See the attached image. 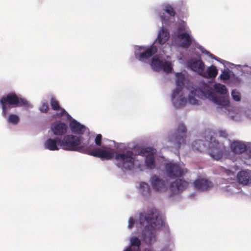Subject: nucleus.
I'll list each match as a JSON object with an SVG mask.
<instances>
[{"label": "nucleus", "mask_w": 251, "mask_h": 251, "mask_svg": "<svg viewBox=\"0 0 251 251\" xmlns=\"http://www.w3.org/2000/svg\"><path fill=\"white\" fill-rule=\"evenodd\" d=\"M156 152L155 149L151 148L142 149L137 153L134 152L133 150H128L126 152L116 153L115 159L116 160V165L123 171H129L132 170L135 165V157L137 155L144 156L146 153H149L146 157L145 164L146 166L151 169H153L155 166L154 154Z\"/></svg>", "instance_id": "1"}, {"label": "nucleus", "mask_w": 251, "mask_h": 251, "mask_svg": "<svg viewBox=\"0 0 251 251\" xmlns=\"http://www.w3.org/2000/svg\"><path fill=\"white\" fill-rule=\"evenodd\" d=\"M139 220L141 225H143L146 221L151 227V230L145 233V236L148 237V241L150 243L155 239V229L163 225V221L159 217V213L155 209H151L145 213H140Z\"/></svg>", "instance_id": "2"}, {"label": "nucleus", "mask_w": 251, "mask_h": 251, "mask_svg": "<svg viewBox=\"0 0 251 251\" xmlns=\"http://www.w3.org/2000/svg\"><path fill=\"white\" fill-rule=\"evenodd\" d=\"M0 104L2 108V116L4 117L7 115V109L11 107H29L28 101L25 98H19L15 92L9 93L3 96L0 99Z\"/></svg>", "instance_id": "3"}, {"label": "nucleus", "mask_w": 251, "mask_h": 251, "mask_svg": "<svg viewBox=\"0 0 251 251\" xmlns=\"http://www.w3.org/2000/svg\"><path fill=\"white\" fill-rule=\"evenodd\" d=\"M214 132L209 131L204 137L205 141L208 142L209 153L213 159L218 160L226 153L224 145L220 143L213 136Z\"/></svg>", "instance_id": "4"}, {"label": "nucleus", "mask_w": 251, "mask_h": 251, "mask_svg": "<svg viewBox=\"0 0 251 251\" xmlns=\"http://www.w3.org/2000/svg\"><path fill=\"white\" fill-rule=\"evenodd\" d=\"M60 147L67 151H77L82 152L84 146L80 145L81 139L72 134L65 135L62 140H59Z\"/></svg>", "instance_id": "5"}, {"label": "nucleus", "mask_w": 251, "mask_h": 251, "mask_svg": "<svg viewBox=\"0 0 251 251\" xmlns=\"http://www.w3.org/2000/svg\"><path fill=\"white\" fill-rule=\"evenodd\" d=\"M204 89H205V91L204 92L196 90L194 91L195 94L199 95L201 93V95L200 96L201 99H208L215 104L222 106H227L229 104V100L228 98L224 96L217 97L215 93L213 92L212 89L207 85H204Z\"/></svg>", "instance_id": "6"}, {"label": "nucleus", "mask_w": 251, "mask_h": 251, "mask_svg": "<svg viewBox=\"0 0 251 251\" xmlns=\"http://www.w3.org/2000/svg\"><path fill=\"white\" fill-rule=\"evenodd\" d=\"M176 87L172 94V99L175 106L179 107L183 106L186 102V100L185 98L183 97L182 94V87L184 85V77L181 73H177L176 74Z\"/></svg>", "instance_id": "7"}, {"label": "nucleus", "mask_w": 251, "mask_h": 251, "mask_svg": "<svg viewBox=\"0 0 251 251\" xmlns=\"http://www.w3.org/2000/svg\"><path fill=\"white\" fill-rule=\"evenodd\" d=\"M186 132L185 125L182 123L179 124L175 133L169 136V141L173 143L176 147L179 148L181 144L185 143Z\"/></svg>", "instance_id": "8"}, {"label": "nucleus", "mask_w": 251, "mask_h": 251, "mask_svg": "<svg viewBox=\"0 0 251 251\" xmlns=\"http://www.w3.org/2000/svg\"><path fill=\"white\" fill-rule=\"evenodd\" d=\"M82 152L91 156L100 158L102 159H105L109 160L114 157V154L112 152L97 148L91 149L90 146L88 147L85 146Z\"/></svg>", "instance_id": "9"}, {"label": "nucleus", "mask_w": 251, "mask_h": 251, "mask_svg": "<svg viewBox=\"0 0 251 251\" xmlns=\"http://www.w3.org/2000/svg\"><path fill=\"white\" fill-rule=\"evenodd\" d=\"M165 170L167 176L172 178L181 177L187 172L186 169L181 168L176 163H167Z\"/></svg>", "instance_id": "10"}, {"label": "nucleus", "mask_w": 251, "mask_h": 251, "mask_svg": "<svg viewBox=\"0 0 251 251\" xmlns=\"http://www.w3.org/2000/svg\"><path fill=\"white\" fill-rule=\"evenodd\" d=\"M188 182L182 179H177L171 183L170 189L173 195H176L188 186Z\"/></svg>", "instance_id": "11"}, {"label": "nucleus", "mask_w": 251, "mask_h": 251, "mask_svg": "<svg viewBox=\"0 0 251 251\" xmlns=\"http://www.w3.org/2000/svg\"><path fill=\"white\" fill-rule=\"evenodd\" d=\"M51 129L54 135L62 136L67 132V126L64 123L57 121L51 125Z\"/></svg>", "instance_id": "12"}, {"label": "nucleus", "mask_w": 251, "mask_h": 251, "mask_svg": "<svg viewBox=\"0 0 251 251\" xmlns=\"http://www.w3.org/2000/svg\"><path fill=\"white\" fill-rule=\"evenodd\" d=\"M195 188L200 191H206L213 187V183L206 179H196L194 182Z\"/></svg>", "instance_id": "13"}, {"label": "nucleus", "mask_w": 251, "mask_h": 251, "mask_svg": "<svg viewBox=\"0 0 251 251\" xmlns=\"http://www.w3.org/2000/svg\"><path fill=\"white\" fill-rule=\"evenodd\" d=\"M189 66L193 71L198 72L200 75L203 76L206 75L204 72V64L201 60L191 61L190 62Z\"/></svg>", "instance_id": "14"}, {"label": "nucleus", "mask_w": 251, "mask_h": 251, "mask_svg": "<svg viewBox=\"0 0 251 251\" xmlns=\"http://www.w3.org/2000/svg\"><path fill=\"white\" fill-rule=\"evenodd\" d=\"M150 181L153 189L156 191H161L165 188V181L156 175L151 177Z\"/></svg>", "instance_id": "15"}, {"label": "nucleus", "mask_w": 251, "mask_h": 251, "mask_svg": "<svg viewBox=\"0 0 251 251\" xmlns=\"http://www.w3.org/2000/svg\"><path fill=\"white\" fill-rule=\"evenodd\" d=\"M59 140H61V139L59 137H56L54 139L49 138L45 142V148L50 151H57L61 147Z\"/></svg>", "instance_id": "16"}, {"label": "nucleus", "mask_w": 251, "mask_h": 251, "mask_svg": "<svg viewBox=\"0 0 251 251\" xmlns=\"http://www.w3.org/2000/svg\"><path fill=\"white\" fill-rule=\"evenodd\" d=\"M177 38L179 40L181 41L180 46L183 48L188 49L192 44V37L187 32L178 34Z\"/></svg>", "instance_id": "17"}, {"label": "nucleus", "mask_w": 251, "mask_h": 251, "mask_svg": "<svg viewBox=\"0 0 251 251\" xmlns=\"http://www.w3.org/2000/svg\"><path fill=\"white\" fill-rule=\"evenodd\" d=\"M72 132L76 134L82 135L86 130V127L75 120H72L69 124Z\"/></svg>", "instance_id": "18"}, {"label": "nucleus", "mask_w": 251, "mask_h": 251, "mask_svg": "<svg viewBox=\"0 0 251 251\" xmlns=\"http://www.w3.org/2000/svg\"><path fill=\"white\" fill-rule=\"evenodd\" d=\"M50 104L52 110L54 111H60L59 113L57 114V116L58 118H61L63 116L66 114L68 116H70L64 108L60 107L59 102L55 98H51Z\"/></svg>", "instance_id": "19"}, {"label": "nucleus", "mask_w": 251, "mask_h": 251, "mask_svg": "<svg viewBox=\"0 0 251 251\" xmlns=\"http://www.w3.org/2000/svg\"><path fill=\"white\" fill-rule=\"evenodd\" d=\"M237 178L240 183L248 185L251 182V172L241 171L238 173Z\"/></svg>", "instance_id": "20"}, {"label": "nucleus", "mask_w": 251, "mask_h": 251, "mask_svg": "<svg viewBox=\"0 0 251 251\" xmlns=\"http://www.w3.org/2000/svg\"><path fill=\"white\" fill-rule=\"evenodd\" d=\"M157 51V48L154 46H151L145 51L140 53L138 56V59L140 61H143L144 59L149 58L153 55L155 54Z\"/></svg>", "instance_id": "21"}, {"label": "nucleus", "mask_w": 251, "mask_h": 251, "mask_svg": "<svg viewBox=\"0 0 251 251\" xmlns=\"http://www.w3.org/2000/svg\"><path fill=\"white\" fill-rule=\"evenodd\" d=\"M233 152L237 154H241L245 152L247 149L246 146L241 142L234 141L231 145Z\"/></svg>", "instance_id": "22"}, {"label": "nucleus", "mask_w": 251, "mask_h": 251, "mask_svg": "<svg viewBox=\"0 0 251 251\" xmlns=\"http://www.w3.org/2000/svg\"><path fill=\"white\" fill-rule=\"evenodd\" d=\"M164 62L159 56L155 55L152 58L151 65L154 71L158 72L162 70Z\"/></svg>", "instance_id": "23"}, {"label": "nucleus", "mask_w": 251, "mask_h": 251, "mask_svg": "<svg viewBox=\"0 0 251 251\" xmlns=\"http://www.w3.org/2000/svg\"><path fill=\"white\" fill-rule=\"evenodd\" d=\"M170 37L169 33L164 28H162L159 32L157 41L158 44L160 45L164 44L169 39Z\"/></svg>", "instance_id": "24"}, {"label": "nucleus", "mask_w": 251, "mask_h": 251, "mask_svg": "<svg viewBox=\"0 0 251 251\" xmlns=\"http://www.w3.org/2000/svg\"><path fill=\"white\" fill-rule=\"evenodd\" d=\"M218 72L216 67L211 65L207 69L206 72L205 73L206 75L204 77L210 78H215L217 76Z\"/></svg>", "instance_id": "25"}, {"label": "nucleus", "mask_w": 251, "mask_h": 251, "mask_svg": "<svg viewBox=\"0 0 251 251\" xmlns=\"http://www.w3.org/2000/svg\"><path fill=\"white\" fill-rule=\"evenodd\" d=\"M192 148L194 151H197L201 152L205 148V145L202 140H197L192 143Z\"/></svg>", "instance_id": "26"}, {"label": "nucleus", "mask_w": 251, "mask_h": 251, "mask_svg": "<svg viewBox=\"0 0 251 251\" xmlns=\"http://www.w3.org/2000/svg\"><path fill=\"white\" fill-rule=\"evenodd\" d=\"M142 194L144 196L148 195L151 192L149 184L146 182H142L140 184Z\"/></svg>", "instance_id": "27"}, {"label": "nucleus", "mask_w": 251, "mask_h": 251, "mask_svg": "<svg viewBox=\"0 0 251 251\" xmlns=\"http://www.w3.org/2000/svg\"><path fill=\"white\" fill-rule=\"evenodd\" d=\"M197 89H195V90H193L191 92V94L192 95L196 96L198 97L199 98H201L200 96H201V94L200 93L199 95L195 94L194 91H196ZM199 90H201V89H198ZM202 91V90H201ZM202 91H205V89H204V87H203V90ZM189 102L191 104H199V101L195 99V98L192 96H189Z\"/></svg>", "instance_id": "28"}, {"label": "nucleus", "mask_w": 251, "mask_h": 251, "mask_svg": "<svg viewBox=\"0 0 251 251\" xmlns=\"http://www.w3.org/2000/svg\"><path fill=\"white\" fill-rule=\"evenodd\" d=\"M214 88L217 93L221 94H226L227 92L226 87L223 84H216L214 85Z\"/></svg>", "instance_id": "29"}, {"label": "nucleus", "mask_w": 251, "mask_h": 251, "mask_svg": "<svg viewBox=\"0 0 251 251\" xmlns=\"http://www.w3.org/2000/svg\"><path fill=\"white\" fill-rule=\"evenodd\" d=\"M19 121L20 118L19 116L14 114H10L7 119V122L13 125H17Z\"/></svg>", "instance_id": "30"}, {"label": "nucleus", "mask_w": 251, "mask_h": 251, "mask_svg": "<svg viewBox=\"0 0 251 251\" xmlns=\"http://www.w3.org/2000/svg\"><path fill=\"white\" fill-rule=\"evenodd\" d=\"M131 245L132 246L137 247V251H140V246L141 245V241L137 237H132L131 240Z\"/></svg>", "instance_id": "31"}, {"label": "nucleus", "mask_w": 251, "mask_h": 251, "mask_svg": "<svg viewBox=\"0 0 251 251\" xmlns=\"http://www.w3.org/2000/svg\"><path fill=\"white\" fill-rule=\"evenodd\" d=\"M163 71L167 73H169L172 72L173 70L171 63L168 61H165L162 66Z\"/></svg>", "instance_id": "32"}, {"label": "nucleus", "mask_w": 251, "mask_h": 251, "mask_svg": "<svg viewBox=\"0 0 251 251\" xmlns=\"http://www.w3.org/2000/svg\"><path fill=\"white\" fill-rule=\"evenodd\" d=\"M164 11L166 13H168L170 16L174 17L176 15V11L172 6L168 5L164 8Z\"/></svg>", "instance_id": "33"}, {"label": "nucleus", "mask_w": 251, "mask_h": 251, "mask_svg": "<svg viewBox=\"0 0 251 251\" xmlns=\"http://www.w3.org/2000/svg\"><path fill=\"white\" fill-rule=\"evenodd\" d=\"M231 96L233 99L235 101H239L241 100L240 93L236 90H233L232 91Z\"/></svg>", "instance_id": "34"}, {"label": "nucleus", "mask_w": 251, "mask_h": 251, "mask_svg": "<svg viewBox=\"0 0 251 251\" xmlns=\"http://www.w3.org/2000/svg\"><path fill=\"white\" fill-rule=\"evenodd\" d=\"M40 110L43 113H47L49 110L48 103L47 102H43L40 108Z\"/></svg>", "instance_id": "35"}, {"label": "nucleus", "mask_w": 251, "mask_h": 251, "mask_svg": "<svg viewBox=\"0 0 251 251\" xmlns=\"http://www.w3.org/2000/svg\"><path fill=\"white\" fill-rule=\"evenodd\" d=\"M220 77L221 79L228 80L230 78V75L228 71H224L220 75Z\"/></svg>", "instance_id": "36"}, {"label": "nucleus", "mask_w": 251, "mask_h": 251, "mask_svg": "<svg viewBox=\"0 0 251 251\" xmlns=\"http://www.w3.org/2000/svg\"><path fill=\"white\" fill-rule=\"evenodd\" d=\"M201 51L202 52V53L208 55L211 58H212L213 59H215V60H216L217 61H219V59L218 58H216V57L213 54H212V53H210L208 51H207V50H206L204 48H202L201 49Z\"/></svg>", "instance_id": "37"}, {"label": "nucleus", "mask_w": 251, "mask_h": 251, "mask_svg": "<svg viewBox=\"0 0 251 251\" xmlns=\"http://www.w3.org/2000/svg\"><path fill=\"white\" fill-rule=\"evenodd\" d=\"M101 135L100 134H97L95 140V142L96 144L98 146H100L101 144Z\"/></svg>", "instance_id": "38"}, {"label": "nucleus", "mask_w": 251, "mask_h": 251, "mask_svg": "<svg viewBox=\"0 0 251 251\" xmlns=\"http://www.w3.org/2000/svg\"><path fill=\"white\" fill-rule=\"evenodd\" d=\"M219 135L220 137L227 138L228 136V134L226 133V130H220L219 131Z\"/></svg>", "instance_id": "39"}, {"label": "nucleus", "mask_w": 251, "mask_h": 251, "mask_svg": "<svg viewBox=\"0 0 251 251\" xmlns=\"http://www.w3.org/2000/svg\"><path fill=\"white\" fill-rule=\"evenodd\" d=\"M160 19H161L163 24H166L168 19L166 18V16L164 15V13H163V14L160 16Z\"/></svg>", "instance_id": "40"}, {"label": "nucleus", "mask_w": 251, "mask_h": 251, "mask_svg": "<svg viewBox=\"0 0 251 251\" xmlns=\"http://www.w3.org/2000/svg\"><path fill=\"white\" fill-rule=\"evenodd\" d=\"M134 224V220H133V218H130L129 220V225H128V227L131 228L133 225Z\"/></svg>", "instance_id": "41"}, {"label": "nucleus", "mask_w": 251, "mask_h": 251, "mask_svg": "<svg viewBox=\"0 0 251 251\" xmlns=\"http://www.w3.org/2000/svg\"><path fill=\"white\" fill-rule=\"evenodd\" d=\"M125 251H132V250L131 247H128Z\"/></svg>", "instance_id": "42"}, {"label": "nucleus", "mask_w": 251, "mask_h": 251, "mask_svg": "<svg viewBox=\"0 0 251 251\" xmlns=\"http://www.w3.org/2000/svg\"><path fill=\"white\" fill-rule=\"evenodd\" d=\"M150 251V250H148V251Z\"/></svg>", "instance_id": "43"}]
</instances>
